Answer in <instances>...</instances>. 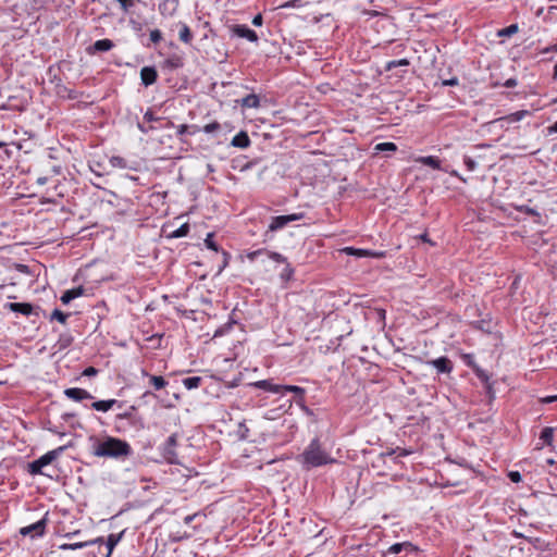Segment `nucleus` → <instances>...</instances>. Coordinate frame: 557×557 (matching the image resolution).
<instances>
[{"instance_id":"obj_1","label":"nucleus","mask_w":557,"mask_h":557,"mask_svg":"<svg viewBox=\"0 0 557 557\" xmlns=\"http://www.w3.org/2000/svg\"><path fill=\"white\" fill-rule=\"evenodd\" d=\"M298 461L304 468L311 469L334 463L335 459L322 447L319 440L314 438L305 448L302 454L298 456Z\"/></svg>"},{"instance_id":"obj_2","label":"nucleus","mask_w":557,"mask_h":557,"mask_svg":"<svg viewBox=\"0 0 557 557\" xmlns=\"http://www.w3.org/2000/svg\"><path fill=\"white\" fill-rule=\"evenodd\" d=\"M132 454L131 445L121 438L107 436L94 446V455L106 458H123Z\"/></svg>"},{"instance_id":"obj_3","label":"nucleus","mask_w":557,"mask_h":557,"mask_svg":"<svg viewBox=\"0 0 557 557\" xmlns=\"http://www.w3.org/2000/svg\"><path fill=\"white\" fill-rule=\"evenodd\" d=\"M304 218V213H293L288 215L273 216L269 225V230L274 232L285 227L287 224L294 221H299Z\"/></svg>"},{"instance_id":"obj_4","label":"nucleus","mask_w":557,"mask_h":557,"mask_svg":"<svg viewBox=\"0 0 557 557\" xmlns=\"http://www.w3.org/2000/svg\"><path fill=\"white\" fill-rule=\"evenodd\" d=\"M177 445V435L169 436L163 446V456L170 463H177V454L175 447Z\"/></svg>"},{"instance_id":"obj_5","label":"nucleus","mask_w":557,"mask_h":557,"mask_svg":"<svg viewBox=\"0 0 557 557\" xmlns=\"http://www.w3.org/2000/svg\"><path fill=\"white\" fill-rule=\"evenodd\" d=\"M46 524H47V519L44 518L30 525L22 528L20 530V533L24 536H26V535H30L32 537L41 536L45 533Z\"/></svg>"},{"instance_id":"obj_6","label":"nucleus","mask_w":557,"mask_h":557,"mask_svg":"<svg viewBox=\"0 0 557 557\" xmlns=\"http://www.w3.org/2000/svg\"><path fill=\"white\" fill-rule=\"evenodd\" d=\"M232 32L234 35H236L240 38H246L251 42L258 41L257 33L255 30L248 28L246 25H235L232 28Z\"/></svg>"},{"instance_id":"obj_7","label":"nucleus","mask_w":557,"mask_h":557,"mask_svg":"<svg viewBox=\"0 0 557 557\" xmlns=\"http://www.w3.org/2000/svg\"><path fill=\"white\" fill-rule=\"evenodd\" d=\"M64 394L67 398L72 399L74 401H81L84 399L94 398L89 392H87L86 389H83V388H77V387L66 388L64 391Z\"/></svg>"},{"instance_id":"obj_8","label":"nucleus","mask_w":557,"mask_h":557,"mask_svg":"<svg viewBox=\"0 0 557 557\" xmlns=\"http://www.w3.org/2000/svg\"><path fill=\"white\" fill-rule=\"evenodd\" d=\"M438 373H449L453 369L451 361L447 357H440L437 359L429 361Z\"/></svg>"},{"instance_id":"obj_9","label":"nucleus","mask_w":557,"mask_h":557,"mask_svg":"<svg viewBox=\"0 0 557 557\" xmlns=\"http://www.w3.org/2000/svg\"><path fill=\"white\" fill-rule=\"evenodd\" d=\"M158 74L154 67L145 66L140 71V78L145 86H150L157 81Z\"/></svg>"},{"instance_id":"obj_10","label":"nucleus","mask_w":557,"mask_h":557,"mask_svg":"<svg viewBox=\"0 0 557 557\" xmlns=\"http://www.w3.org/2000/svg\"><path fill=\"white\" fill-rule=\"evenodd\" d=\"M231 145L236 148H248L250 146V139L246 132L242 131L235 135L231 141Z\"/></svg>"},{"instance_id":"obj_11","label":"nucleus","mask_w":557,"mask_h":557,"mask_svg":"<svg viewBox=\"0 0 557 557\" xmlns=\"http://www.w3.org/2000/svg\"><path fill=\"white\" fill-rule=\"evenodd\" d=\"M84 287L79 286V287H75V288H72V289H67L63 293V295L61 296V301L62 304L64 305H67L70 304L73 299L77 298V297H81L82 295H84Z\"/></svg>"},{"instance_id":"obj_12","label":"nucleus","mask_w":557,"mask_h":557,"mask_svg":"<svg viewBox=\"0 0 557 557\" xmlns=\"http://www.w3.org/2000/svg\"><path fill=\"white\" fill-rule=\"evenodd\" d=\"M64 447H59L57 449L50 450L40 458L37 459V463H39L42 467H46L50 465L54 459L58 458V456L63 451Z\"/></svg>"},{"instance_id":"obj_13","label":"nucleus","mask_w":557,"mask_h":557,"mask_svg":"<svg viewBox=\"0 0 557 557\" xmlns=\"http://www.w3.org/2000/svg\"><path fill=\"white\" fill-rule=\"evenodd\" d=\"M532 113L529 110H520L513 113H510L506 116H503L499 119L500 122H507V123H516L521 120H523L527 116H530Z\"/></svg>"},{"instance_id":"obj_14","label":"nucleus","mask_w":557,"mask_h":557,"mask_svg":"<svg viewBox=\"0 0 557 557\" xmlns=\"http://www.w3.org/2000/svg\"><path fill=\"white\" fill-rule=\"evenodd\" d=\"M8 308L13 312H20L24 315H29L33 312V306L27 302H10Z\"/></svg>"},{"instance_id":"obj_15","label":"nucleus","mask_w":557,"mask_h":557,"mask_svg":"<svg viewBox=\"0 0 557 557\" xmlns=\"http://www.w3.org/2000/svg\"><path fill=\"white\" fill-rule=\"evenodd\" d=\"M253 385L258 388H262L272 393H280L283 391V385L273 384L269 380L258 381Z\"/></svg>"},{"instance_id":"obj_16","label":"nucleus","mask_w":557,"mask_h":557,"mask_svg":"<svg viewBox=\"0 0 557 557\" xmlns=\"http://www.w3.org/2000/svg\"><path fill=\"white\" fill-rule=\"evenodd\" d=\"M239 102L244 108H258L260 106V99L255 94L247 95Z\"/></svg>"},{"instance_id":"obj_17","label":"nucleus","mask_w":557,"mask_h":557,"mask_svg":"<svg viewBox=\"0 0 557 557\" xmlns=\"http://www.w3.org/2000/svg\"><path fill=\"white\" fill-rule=\"evenodd\" d=\"M116 404L115 399L98 400L92 403L91 407L97 411L106 412Z\"/></svg>"},{"instance_id":"obj_18","label":"nucleus","mask_w":557,"mask_h":557,"mask_svg":"<svg viewBox=\"0 0 557 557\" xmlns=\"http://www.w3.org/2000/svg\"><path fill=\"white\" fill-rule=\"evenodd\" d=\"M113 47H114V44H113L112 40H110V39H100V40H97L94 44L92 49L95 51L104 52V51L111 50Z\"/></svg>"},{"instance_id":"obj_19","label":"nucleus","mask_w":557,"mask_h":557,"mask_svg":"<svg viewBox=\"0 0 557 557\" xmlns=\"http://www.w3.org/2000/svg\"><path fill=\"white\" fill-rule=\"evenodd\" d=\"M122 535H123V532L120 533V534H110L108 536V541H107V548H108L107 557L111 556L113 548L121 541Z\"/></svg>"},{"instance_id":"obj_20","label":"nucleus","mask_w":557,"mask_h":557,"mask_svg":"<svg viewBox=\"0 0 557 557\" xmlns=\"http://www.w3.org/2000/svg\"><path fill=\"white\" fill-rule=\"evenodd\" d=\"M95 543H102V540L101 539H97V540H94V541H87V542H79V543H73V544H63L60 546L61 549H78V548H83L85 546H88V545H91V544H95Z\"/></svg>"},{"instance_id":"obj_21","label":"nucleus","mask_w":557,"mask_h":557,"mask_svg":"<svg viewBox=\"0 0 557 557\" xmlns=\"http://www.w3.org/2000/svg\"><path fill=\"white\" fill-rule=\"evenodd\" d=\"M343 251L346 253V255H349V256H356V257H369V256H374V253H372L371 251L369 250H364V249H357V248H354V247H346L343 249Z\"/></svg>"},{"instance_id":"obj_22","label":"nucleus","mask_w":557,"mask_h":557,"mask_svg":"<svg viewBox=\"0 0 557 557\" xmlns=\"http://www.w3.org/2000/svg\"><path fill=\"white\" fill-rule=\"evenodd\" d=\"M423 165H428L432 169L440 170L441 169V162L437 158L433 156L422 157L419 160Z\"/></svg>"},{"instance_id":"obj_23","label":"nucleus","mask_w":557,"mask_h":557,"mask_svg":"<svg viewBox=\"0 0 557 557\" xmlns=\"http://www.w3.org/2000/svg\"><path fill=\"white\" fill-rule=\"evenodd\" d=\"M554 437V429L553 428H544L541 432L540 440L543 441L544 444L550 446Z\"/></svg>"},{"instance_id":"obj_24","label":"nucleus","mask_w":557,"mask_h":557,"mask_svg":"<svg viewBox=\"0 0 557 557\" xmlns=\"http://www.w3.org/2000/svg\"><path fill=\"white\" fill-rule=\"evenodd\" d=\"M178 37L185 44H189L191 41L193 35L189 27L186 24H181Z\"/></svg>"},{"instance_id":"obj_25","label":"nucleus","mask_w":557,"mask_h":557,"mask_svg":"<svg viewBox=\"0 0 557 557\" xmlns=\"http://www.w3.org/2000/svg\"><path fill=\"white\" fill-rule=\"evenodd\" d=\"M201 381H202V379L200 376H189V377H186L183 380V385L187 389H194V388L199 387Z\"/></svg>"},{"instance_id":"obj_26","label":"nucleus","mask_w":557,"mask_h":557,"mask_svg":"<svg viewBox=\"0 0 557 557\" xmlns=\"http://www.w3.org/2000/svg\"><path fill=\"white\" fill-rule=\"evenodd\" d=\"M396 150H397V146L394 143H380L374 146L375 152H384V151L394 152Z\"/></svg>"},{"instance_id":"obj_27","label":"nucleus","mask_w":557,"mask_h":557,"mask_svg":"<svg viewBox=\"0 0 557 557\" xmlns=\"http://www.w3.org/2000/svg\"><path fill=\"white\" fill-rule=\"evenodd\" d=\"M144 374L148 376L146 372H144ZM149 380L156 389H161L168 384V382L162 376L149 375Z\"/></svg>"},{"instance_id":"obj_28","label":"nucleus","mask_w":557,"mask_h":557,"mask_svg":"<svg viewBox=\"0 0 557 557\" xmlns=\"http://www.w3.org/2000/svg\"><path fill=\"white\" fill-rule=\"evenodd\" d=\"M189 232V225L188 223L182 224L177 230L173 231L169 237L170 238H181L188 234Z\"/></svg>"},{"instance_id":"obj_29","label":"nucleus","mask_w":557,"mask_h":557,"mask_svg":"<svg viewBox=\"0 0 557 557\" xmlns=\"http://www.w3.org/2000/svg\"><path fill=\"white\" fill-rule=\"evenodd\" d=\"M283 391L294 393L298 397L297 401L301 400L305 395V389L296 385H283Z\"/></svg>"},{"instance_id":"obj_30","label":"nucleus","mask_w":557,"mask_h":557,"mask_svg":"<svg viewBox=\"0 0 557 557\" xmlns=\"http://www.w3.org/2000/svg\"><path fill=\"white\" fill-rule=\"evenodd\" d=\"M409 547H411V544L410 543H396V544H393L389 548H388V553L389 554H399L400 552H403L404 549H408Z\"/></svg>"},{"instance_id":"obj_31","label":"nucleus","mask_w":557,"mask_h":557,"mask_svg":"<svg viewBox=\"0 0 557 557\" xmlns=\"http://www.w3.org/2000/svg\"><path fill=\"white\" fill-rule=\"evenodd\" d=\"M407 65H409V61L407 59L393 60V61L387 62L386 70L391 71L395 67L407 66Z\"/></svg>"},{"instance_id":"obj_32","label":"nucleus","mask_w":557,"mask_h":557,"mask_svg":"<svg viewBox=\"0 0 557 557\" xmlns=\"http://www.w3.org/2000/svg\"><path fill=\"white\" fill-rule=\"evenodd\" d=\"M518 29L519 28H518L517 24H511L508 27H505V28L500 29L498 32V36H507V37H509V36L513 35V34H516L518 32Z\"/></svg>"},{"instance_id":"obj_33","label":"nucleus","mask_w":557,"mask_h":557,"mask_svg":"<svg viewBox=\"0 0 557 557\" xmlns=\"http://www.w3.org/2000/svg\"><path fill=\"white\" fill-rule=\"evenodd\" d=\"M109 162L113 168H121V169L126 168V161L122 157H119V156L111 157Z\"/></svg>"},{"instance_id":"obj_34","label":"nucleus","mask_w":557,"mask_h":557,"mask_svg":"<svg viewBox=\"0 0 557 557\" xmlns=\"http://www.w3.org/2000/svg\"><path fill=\"white\" fill-rule=\"evenodd\" d=\"M51 319L52 320H57L59 321L60 323L64 324L66 322V319H67V314L62 312L61 310L59 309H55L52 314H51Z\"/></svg>"},{"instance_id":"obj_35","label":"nucleus","mask_w":557,"mask_h":557,"mask_svg":"<svg viewBox=\"0 0 557 557\" xmlns=\"http://www.w3.org/2000/svg\"><path fill=\"white\" fill-rule=\"evenodd\" d=\"M72 343V337L70 335H61L58 345L60 349L66 348Z\"/></svg>"},{"instance_id":"obj_36","label":"nucleus","mask_w":557,"mask_h":557,"mask_svg":"<svg viewBox=\"0 0 557 557\" xmlns=\"http://www.w3.org/2000/svg\"><path fill=\"white\" fill-rule=\"evenodd\" d=\"M205 245L207 246V248L213 250V251H218L219 248H218V245L213 242V234L212 233H209L207 235V238L205 239Z\"/></svg>"},{"instance_id":"obj_37","label":"nucleus","mask_w":557,"mask_h":557,"mask_svg":"<svg viewBox=\"0 0 557 557\" xmlns=\"http://www.w3.org/2000/svg\"><path fill=\"white\" fill-rule=\"evenodd\" d=\"M42 466H40L39 463H37V460L33 461L29 463V473L35 475V474H42Z\"/></svg>"},{"instance_id":"obj_38","label":"nucleus","mask_w":557,"mask_h":557,"mask_svg":"<svg viewBox=\"0 0 557 557\" xmlns=\"http://www.w3.org/2000/svg\"><path fill=\"white\" fill-rule=\"evenodd\" d=\"M221 129V125L218 122L209 123L205 125L203 132L207 134L214 133Z\"/></svg>"},{"instance_id":"obj_39","label":"nucleus","mask_w":557,"mask_h":557,"mask_svg":"<svg viewBox=\"0 0 557 557\" xmlns=\"http://www.w3.org/2000/svg\"><path fill=\"white\" fill-rule=\"evenodd\" d=\"M463 163L467 166L468 171H474L478 166V163L470 157L466 156L463 158Z\"/></svg>"},{"instance_id":"obj_40","label":"nucleus","mask_w":557,"mask_h":557,"mask_svg":"<svg viewBox=\"0 0 557 557\" xmlns=\"http://www.w3.org/2000/svg\"><path fill=\"white\" fill-rule=\"evenodd\" d=\"M189 128H190V127H189L188 125H186V124H182V125H180V126L177 127V134H178V135H184V134H186V133H189ZM193 128H194V131H193V132H190V134H195V133L198 131L197 126H193Z\"/></svg>"},{"instance_id":"obj_41","label":"nucleus","mask_w":557,"mask_h":557,"mask_svg":"<svg viewBox=\"0 0 557 557\" xmlns=\"http://www.w3.org/2000/svg\"><path fill=\"white\" fill-rule=\"evenodd\" d=\"M162 39V34L159 29H153L150 32V40L153 44H158Z\"/></svg>"},{"instance_id":"obj_42","label":"nucleus","mask_w":557,"mask_h":557,"mask_svg":"<svg viewBox=\"0 0 557 557\" xmlns=\"http://www.w3.org/2000/svg\"><path fill=\"white\" fill-rule=\"evenodd\" d=\"M248 432H249V430L245 425V423L240 422L238 425V434H239L240 438H243V440L247 438Z\"/></svg>"},{"instance_id":"obj_43","label":"nucleus","mask_w":557,"mask_h":557,"mask_svg":"<svg viewBox=\"0 0 557 557\" xmlns=\"http://www.w3.org/2000/svg\"><path fill=\"white\" fill-rule=\"evenodd\" d=\"M508 478H509V479L511 480V482H513V483H519V482L521 481V479H522V476H521L520 472H518V471H510V472L508 473Z\"/></svg>"},{"instance_id":"obj_44","label":"nucleus","mask_w":557,"mask_h":557,"mask_svg":"<svg viewBox=\"0 0 557 557\" xmlns=\"http://www.w3.org/2000/svg\"><path fill=\"white\" fill-rule=\"evenodd\" d=\"M269 258H271L272 260H274L276 262H285L286 261V259L281 253H277V252H270Z\"/></svg>"},{"instance_id":"obj_45","label":"nucleus","mask_w":557,"mask_h":557,"mask_svg":"<svg viewBox=\"0 0 557 557\" xmlns=\"http://www.w3.org/2000/svg\"><path fill=\"white\" fill-rule=\"evenodd\" d=\"M292 275H293V269L289 265H287L281 274L282 278H284V280H289Z\"/></svg>"},{"instance_id":"obj_46","label":"nucleus","mask_w":557,"mask_h":557,"mask_svg":"<svg viewBox=\"0 0 557 557\" xmlns=\"http://www.w3.org/2000/svg\"><path fill=\"white\" fill-rule=\"evenodd\" d=\"M98 373V370L94 367H88L84 370L83 375L94 376Z\"/></svg>"},{"instance_id":"obj_47","label":"nucleus","mask_w":557,"mask_h":557,"mask_svg":"<svg viewBox=\"0 0 557 557\" xmlns=\"http://www.w3.org/2000/svg\"><path fill=\"white\" fill-rule=\"evenodd\" d=\"M517 79L516 78H508L505 83H504V86L507 87V88H512L515 86H517Z\"/></svg>"},{"instance_id":"obj_48","label":"nucleus","mask_w":557,"mask_h":557,"mask_svg":"<svg viewBox=\"0 0 557 557\" xmlns=\"http://www.w3.org/2000/svg\"><path fill=\"white\" fill-rule=\"evenodd\" d=\"M230 255L226 251H223V264L219 270V273L228 264Z\"/></svg>"},{"instance_id":"obj_49","label":"nucleus","mask_w":557,"mask_h":557,"mask_svg":"<svg viewBox=\"0 0 557 557\" xmlns=\"http://www.w3.org/2000/svg\"><path fill=\"white\" fill-rule=\"evenodd\" d=\"M476 374L483 381V382H487L488 381V375L485 371L483 370H476Z\"/></svg>"},{"instance_id":"obj_50","label":"nucleus","mask_w":557,"mask_h":557,"mask_svg":"<svg viewBox=\"0 0 557 557\" xmlns=\"http://www.w3.org/2000/svg\"><path fill=\"white\" fill-rule=\"evenodd\" d=\"M444 86H455L458 84V79L456 77L443 81L442 83Z\"/></svg>"},{"instance_id":"obj_51","label":"nucleus","mask_w":557,"mask_h":557,"mask_svg":"<svg viewBox=\"0 0 557 557\" xmlns=\"http://www.w3.org/2000/svg\"><path fill=\"white\" fill-rule=\"evenodd\" d=\"M252 24L255 26H261L262 25V16L260 14L256 15L253 18H252Z\"/></svg>"},{"instance_id":"obj_52","label":"nucleus","mask_w":557,"mask_h":557,"mask_svg":"<svg viewBox=\"0 0 557 557\" xmlns=\"http://www.w3.org/2000/svg\"><path fill=\"white\" fill-rule=\"evenodd\" d=\"M263 251L262 250H256V251H252L250 253H248V258L250 260H255L259 255H261Z\"/></svg>"},{"instance_id":"obj_53","label":"nucleus","mask_w":557,"mask_h":557,"mask_svg":"<svg viewBox=\"0 0 557 557\" xmlns=\"http://www.w3.org/2000/svg\"><path fill=\"white\" fill-rule=\"evenodd\" d=\"M550 51H557V45L544 48L541 53H548Z\"/></svg>"},{"instance_id":"obj_54","label":"nucleus","mask_w":557,"mask_h":557,"mask_svg":"<svg viewBox=\"0 0 557 557\" xmlns=\"http://www.w3.org/2000/svg\"><path fill=\"white\" fill-rule=\"evenodd\" d=\"M555 400H557V395L543 398V403H552Z\"/></svg>"},{"instance_id":"obj_55","label":"nucleus","mask_w":557,"mask_h":557,"mask_svg":"<svg viewBox=\"0 0 557 557\" xmlns=\"http://www.w3.org/2000/svg\"><path fill=\"white\" fill-rule=\"evenodd\" d=\"M548 132L552 134V133H557V122L554 123L552 126L548 127Z\"/></svg>"},{"instance_id":"obj_56","label":"nucleus","mask_w":557,"mask_h":557,"mask_svg":"<svg viewBox=\"0 0 557 557\" xmlns=\"http://www.w3.org/2000/svg\"><path fill=\"white\" fill-rule=\"evenodd\" d=\"M296 1H297V0L288 1V2H286L285 4H283L282 7H283V8L295 7Z\"/></svg>"},{"instance_id":"obj_57","label":"nucleus","mask_w":557,"mask_h":557,"mask_svg":"<svg viewBox=\"0 0 557 557\" xmlns=\"http://www.w3.org/2000/svg\"><path fill=\"white\" fill-rule=\"evenodd\" d=\"M450 174H451V175H454V176H457V177H459L460 180H462L463 182H466V181H465V180H463V178L458 174V172H457V171H453Z\"/></svg>"},{"instance_id":"obj_58","label":"nucleus","mask_w":557,"mask_h":557,"mask_svg":"<svg viewBox=\"0 0 557 557\" xmlns=\"http://www.w3.org/2000/svg\"><path fill=\"white\" fill-rule=\"evenodd\" d=\"M145 119H147L148 121H151L152 120L151 113H146Z\"/></svg>"},{"instance_id":"obj_59","label":"nucleus","mask_w":557,"mask_h":557,"mask_svg":"<svg viewBox=\"0 0 557 557\" xmlns=\"http://www.w3.org/2000/svg\"><path fill=\"white\" fill-rule=\"evenodd\" d=\"M421 239H422L423 242H428V243L430 242V240L428 239L426 234L421 235Z\"/></svg>"},{"instance_id":"obj_60","label":"nucleus","mask_w":557,"mask_h":557,"mask_svg":"<svg viewBox=\"0 0 557 557\" xmlns=\"http://www.w3.org/2000/svg\"><path fill=\"white\" fill-rule=\"evenodd\" d=\"M119 417H120V418H128V417H129V413H128V412H125V413H123V414H120Z\"/></svg>"},{"instance_id":"obj_61","label":"nucleus","mask_w":557,"mask_h":557,"mask_svg":"<svg viewBox=\"0 0 557 557\" xmlns=\"http://www.w3.org/2000/svg\"><path fill=\"white\" fill-rule=\"evenodd\" d=\"M408 453L407 450L403 449L400 453H399V456H406Z\"/></svg>"},{"instance_id":"obj_62","label":"nucleus","mask_w":557,"mask_h":557,"mask_svg":"<svg viewBox=\"0 0 557 557\" xmlns=\"http://www.w3.org/2000/svg\"><path fill=\"white\" fill-rule=\"evenodd\" d=\"M554 76H557V63L554 66Z\"/></svg>"},{"instance_id":"obj_63","label":"nucleus","mask_w":557,"mask_h":557,"mask_svg":"<svg viewBox=\"0 0 557 557\" xmlns=\"http://www.w3.org/2000/svg\"><path fill=\"white\" fill-rule=\"evenodd\" d=\"M394 453H395V450H392V451L387 453L386 455L392 456Z\"/></svg>"},{"instance_id":"obj_64","label":"nucleus","mask_w":557,"mask_h":557,"mask_svg":"<svg viewBox=\"0 0 557 557\" xmlns=\"http://www.w3.org/2000/svg\"><path fill=\"white\" fill-rule=\"evenodd\" d=\"M4 145H5L4 143L0 141V148L3 147Z\"/></svg>"}]
</instances>
